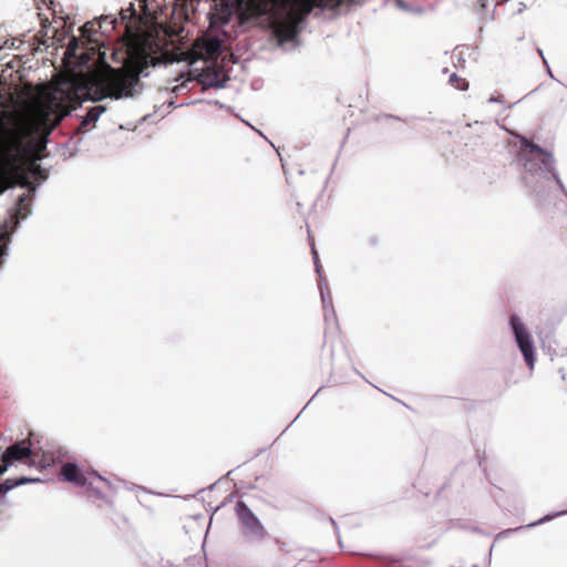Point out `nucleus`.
<instances>
[{"instance_id": "obj_6", "label": "nucleus", "mask_w": 567, "mask_h": 567, "mask_svg": "<svg viewBox=\"0 0 567 567\" xmlns=\"http://www.w3.org/2000/svg\"><path fill=\"white\" fill-rule=\"evenodd\" d=\"M511 326L515 334L519 350L522 351L524 359L530 369L534 368L535 355L534 346L529 332L525 326L520 322L516 315L511 317Z\"/></svg>"}, {"instance_id": "obj_17", "label": "nucleus", "mask_w": 567, "mask_h": 567, "mask_svg": "<svg viewBox=\"0 0 567 567\" xmlns=\"http://www.w3.org/2000/svg\"><path fill=\"white\" fill-rule=\"evenodd\" d=\"M339 545H340L342 548H344V545H343V543H342V540H341V539H339Z\"/></svg>"}, {"instance_id": "obj_9", "label": "nucleus", "mask_w": 567, "mask_h": 567, "mask_svg": "<svg viewBox=\"0 0 567 567\" xmlns=\"http://www.w3.org/2000/svg\"><path fill=\"white\" fill-rule=\"evenodd\" d=\"M238 7H246L252 14L265 13L274 0H236Z\"/></svg>"}, {"instance_id": "obj_15", "label": "nucleus", "mask_w": 567, "mask_h": 567, "mask_svg": "<svg viewBox=\"0 0 567 567\" xmlns=\"http://www.w3.org/2000/svg\"><path fill=\"white\" fill-rule=\"evenodd\" d=\"M342 2H343V0H321L319 8H324V7L336 8V7L341 6Z\"/></svg>"}, {"instance_id": "obj_13", "label": "nucleus", "mask_w": 567, "mask_h": 567, "mask_svg": "<svg viewBox=\"0 0 567 567\" xmlns=\"http://www.w3.org/2000/svg\"><path fill=\"white\" fill-rule=\"evenodd\" d=\"M105 110H106V107L103 105L93 106L87 112L86 117L89 121L95 123L97 121V118L100 117V115L105 112Z\"/></svg>"}, {"instance_id": "obj_4", "label": "nucleus", "mask_w": 567, "mask_h": 567, "mask_svg": "<svg viewBox=\"0 0 567 567\" xmlns=\"http://www.w3.org/2000/svg\"><path fill=\"white\" fill-rule=\"evenodd\" d=\"M59 475L65 482L73 483L79 486H87V493L90 496L103 497L99 488L94 487L92 482H89L91 475L95 476L99 482L109 485V482L95 472L84 473L75 463L72 462L63 463Z\"/></svg>"}, {"instance_id": "obj_1", "label": "nucleus", "mask_w": 567, "mask_h": 567, "mask_svg": "<svg viewBox=\"0 0 567 567\" xmlns=\"http://www.w3.org/2000/svg\"><path fill=\"white\" fill-rule=\"evenodd\" d=\"M146 65V56L130 59L117 69L105 64L86 80L82 95L73 84L68 90L55 89L44 102L32 110L33 128L50 134L84 100L96 102L106 97L120 100L133 96L134 86L140 82V74Z\"/></svg>"}, {"instance_id": "obj_7", "label": "nucleus", "mask_w": 567, "mask_h": 567, "mask_svg": "<svg viewBox=\"0 0 567 567\" xmlns=\"http://www.w3.org/2000/svg\"><path fill=\"white\" fill-rule=\"evenodd\" d=\"M31 456V442L29 440L10 445L0 457V475L14 462L28 463Z\"/></svg>"}, {"instance_id": "obj_14", "label": "nucleus", "mask_w": 567, "mask_h": 567, "mask_svg": "<svg viewBox=\"0 0 567 567\" xmlns=\"http://www.w3.org/2000/svg\"><path fill=\"white\" fill-rule=\"evenodd\" d=\"M94 25H95V23H94V22H86V23L82 27V29H81L82 34H83L84 37L90 38V37H91V34H92L93 32H95Z\"/></svg>"}, {"instance_id": "obj_16", "label": "nucleus", "mask_w": 567, "mask_h": 567, "mask_svg": "<svg viewBox=\"0 0 567 567\" xmlns=\"http://www.w3.org/2000/svg\"><path fill=\"white\" fill-rule=\"evenodd\" d=\"M92 123H93V122L89 121V120H87V117L85 116V117L82 120V122H81L80 128H81V130H86V128H87V126H89L90 124H92Z\"/></svg>"}, {"instance_id": "obj_8", "label": "nucleus", "mask_w": 567, "mask_h": 567, "mask_svg": "<svg viewBox=\"0 0 567 567\" xmlns=\"http://www.w3.org/2000/svg\"><path fill=\"white\" fill-rule=\"evenodd\" d=\"M28 174H31L38 181H44L48 178V172L43 169L35 159H31L25 164V171L21 174V184L23 186H29L30 181Z\"/></svg>"}, {"instance_id": "obj_11", "label": "nucleus", "mask_w": 567, "mask_h": 567, "mask_svg": "<svg viewBox=\"0 0 567 567\" xmlns=\"http://www.w3.org/2000/svg\"><path fill=\"white\" fill-rule=\"evenodd\" d=\"M203 49L207 56L216 55L220 50V41L218 39L206 40Z\"/></svg>"}, {"instance_id": "obj_3", "label": "nucleus", "mask_w": 567, "mask_h": 567, "mask_svg": "<svg viewBox=\"0 0 567 567\" xmlns=\"http://www.w3.org/2000/svg\"><path fill=\"white\" fill-rule=\"evenodd\" d=\"M519 159L526 173L530 175H547L556 177L551 153L540 148L526 137H520Z\"/></svg>"}, {"instance_id": "obj_2", "label": "nucleus", "mask_w": 567, "mask_h": 567, "mask_svg": "<svg viewBox=\"0 0 567 567\" xmlns=\"http://www.w3.org/2000/svg\"><path fill=\"white\" fill-rule=\"evenodd\" d=\"M321 0H274L265 13L252 14L246 7H239L249 17L269 16L275 37L280 43L292 41L298 34L302 20L320 7Z\"/></svg>"}, {"instance_id": "obj_12", "label": "nucleus", "mask_w": 567, "mask_h": 567, "mask_svg": "<svg viewBox=\"0 0 567 567\" xmlns=\"http://www.w3.org/2000/svg\"><path fill=\"white\" fill-rule=\"evenodd\" d=\"M449 83L457 89V90H461V91H466L468 89V82L464 79V78H461L458 74L456 73H452L449 78Z\"/></svg>"}, {"instance_id": "obj_10", "label": "nucleus", "mask_w": 567, "mask_h": 567, "mask_svg": "<svg viewBox=\"0 0 567 567\" xmlns=\"http://www.w3.org/2000/svg\"><path fill=\"white\" fill-rule=\"evenodd\" d=\"M33 480L27 478V477H19V478H8L2 484H0V495L7 493L8 491L12 489L13 487L24 484L27 482H32Z\"/></svg>"}, {"instance_id": "obj_5", "label": "nucleus", "mask_w": 567, "mask_h": 567, "mask_svg": "<svg viewBox=\"0 0 567 567\" xmlns=\"http://www.w3.org/2000/svg\"><path fill=\"white\" fill-rule=\"evenodd\" d=\"M235 512L247 537L262 540L267 536L264 525L244 502L239 501L236 503Z\"/></svg>"}]
</instances>
